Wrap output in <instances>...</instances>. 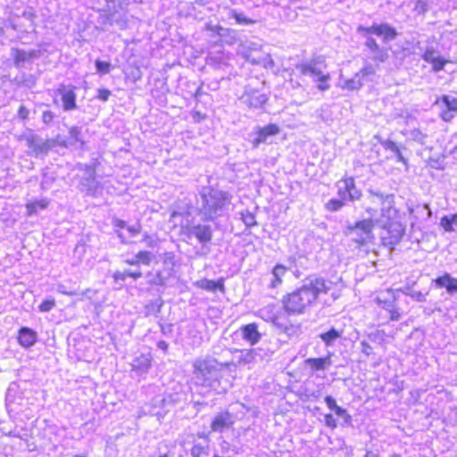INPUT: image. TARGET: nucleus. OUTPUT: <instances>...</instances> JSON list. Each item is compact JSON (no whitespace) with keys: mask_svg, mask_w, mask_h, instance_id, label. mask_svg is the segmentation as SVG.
Wrapping results in <instances>:
<instances>
[{"mask_svg":"<svg viewBox=\"0 0 457 457\" xmlns=\"http://www.w3.org/2000/svg\"><path fill=\"white\" fill-rule=\"evenodd\" d=\"M376 301L381 308L388 312L390 310H393V308L395 306L396 297L394 295V293L391 290H389L387 292L386 297L382 298L378 296L376 298Z\"/></svg>","mask_w":457,"mask_h":457,"instance_id":"nucleus-31","label":"nucleus"},{"mask_svg":"<svg viewBox=\"0 0 457 457\" xmlns=\"http://www.w3.org/2000/svg\"><path fill=\"white\" fill-rule=\"evenodd\" d=\"M361 351L366 356H370L372 353V346L365 340L361 341Z\"/></svg>","mask_w":457,"mask_h":457,"instance_id":"nucleus-61","label":"nucleus"},{"mask_svg":"<svg viewBox=\"0 0 457 457\" xmlns=\"http://www.w3.org/2000/svg\"><path fill=\"white\" fill-rule=\"evenodd\" d=\"M329 290L330 282L317 274H311L301 281L299 287L282 296V308L288 316L305 314L317 303L320 295Z\"/></svg>","mask_w":457,"mask_h":457,"instance_id":"nucleus-1","label":"nucleus"},{"mask_svg":"<svg viewBox=\"0 0 457 457\" xmlns=\"http://www.w3.org/2000/svg\"><path fill=\"white\" fill-rule=\"evenodd\" d=\"M339 184H345L350 202L358 201L361 198L362 193L357 188L353 177H345L339 180Z\"/></svg>","mask_w":457,"mask_h":457,"instance_id":"nucleus-24","label":"nucleus"},{"mask_svg":"<svg viewBox=\"0 0 457 457\" xmlns=\"http://www.w3.org/2000/svg\"><path fill=\"white\" fill-rule=\"evenodd\" d=\"M232 195L212 186L202 187L195 199V211L203 221H214L229 210Z\"/></svg>","mask_w":457,"mask_h":457,"instance_id":"nucleus-2","label":"nucleus"},{"mask_svg":"<svg viewBox=\"0 0 457 457\" xmlns=\"http://www.w3.org/2000/svg\"><path fill=\"white\" fill-rule=\"evenodd\" d=\"M410 138L421 144H425V139L427 138V135L424 134L421 130L419 129H411L409 133Z\"/></svg>","mask_w":457,"mask_h":457,"instance_id":"nucleus-49","label":"nucleus"},{"mask_svg":"<svg viewBox=\"0 0 457 457\" xmlns=\"http://www.w3.org/2000/svg\"><path fill=\"white\" fill-rule=\"evenodd\" d=\"M327 68L325 58L318 56L308 62L296 65V70L304 76H310L318 83L317 87L320 91L328 90L330 86L328 83L330 79L329 73H325Z\"/></svg>","mask_w":457,"mask_h":457,"instance_id":"nucleus-6","label":"nucleus"},{"mask_svg":"<svg viewBox=\"0 0 457 457\" xmlns=\"http://www.w3.org/2000/svg\"><path fill=\"white\" fill-rule=\"evenodd\" d=\"M169 406H174L180 403L185 400V393L183 391H176L173 393L165 394Z\"/></svg>","mask_w":457,"mask_h":457,"instance_id":"nucleus-40","label":"nucleus"},{"mask_svg":"<svg viewBox=\"0 0 457 457\" xmlns=\"http://www.w3.org/2000/svg\"><path fill=\"white\" fill-rule=\"evenodd\" d=\"M18 118L21 120H25L29 118V110L24 105H21L17 112Z\"/></svg>","mask_w":457,"mask_h":457,"instance_id":"nucleus-62","label":"nucleus"},{"mask_svg":"<svg viewBox=\"0 0 457 457\" xmlns=\"http://www.w3.org/2000/svg\"><path fill=\"white\" fill-rule=\"evenodd\" d=\"M14 82L18 86H25L29 88H32L36 85L37 79L33 74L21 72L20 75L14 78Z\"/></svg>","mask_w":457,"mask_h":457,"instance_id":"nucleus-32","label":"nucleus"},{"mask_svg":"<svg viewBox=\"0 0 457 457\" xmlns=\"http://www.w3.org/2000/svg\"><path fill=\"white\" fill-rule=\"evenodd\" d=\"M280 129L277 124L270 123L267 126H256L253 130L248 134V140L253 148L256 149L261 144L268 142L270 137L279 134Z\"/></svg>","mask_w":457,"mask_h":457,"instance_id":"nucleus-14","label":"nucleus"},{"mask_svg":"<svg viewBox=\"0 0 457 457\" xmlns=\"http://www.w3.org/2000/svg\"><path fill=\"white\" fill-rule=\"evenodd\" d=\"M151 367V359L142 354L133 360L132 370L139 374L146 373Z\"/></svg>","mask_w":457,"mask_h":457,"instance_id":"nucleus-26","label":"nucleus"},{"mask_svg":"<svg viewBox=\"0 0 457 457\" xmlns=\"http://www.w3.org/2000/svg\"><path fill=\"white\" fill-rule=\"evenodd\" d=\"M209 445H202L200 444L195 445L191 448V455L192 457H208L209 455Z\"/></svg>","mask_w":457,"mask_h":457,"instance_id":"nucleus-43","label":"nucleus"},{"mask_svg":"<svg viewBox=\"0 0 457 457\" xmlns=\"http://www.w3.org/2000/svg\"><path fill=\"white\" fill-rule=\"evenodd\" d=\"M162 304H163V301L161 298L151 302V303L146 305L147 312L154 313V314H157V313L161 312Z\"/></svg>","mask_w":457,"mask_h":457,"instance_id":"nucleus-50","label":"nucleus"},{"mask_svg":"<svg viewBox=\"0 0 457 457\" xmlns=\"http://www.w3.org/2000/svg\"><path fill=\"white\" fill-rule=\"evenodd\" d=\"M112 95V92L109 89L106 88H99L97 90V96L96 98L100 101L106 102L110 96Z\"/></svg>","mask_w":457,"mask_h":457,"instance_id":"nucleus-58","label":"nucleus"},{"mask_svg":"<svg viewBox=\"0 0 457 457\" xmlns=\"http://www.w3.org/2000/svg\"><path fill=\"white\" fill-rule=\"evenodd\" d=\"M356 32L365 38L364 46L370 53V59L376 63L385 62L388 57L387 49L380 46L372 35L382 37L384 43L395 40L398 36L396 29L388 23H373L370 27L360 25Z\"/></svg>","mask_w":457,"mask_h":457,"instance_id":"nucleus-3","label":"nucleus"},{"mask_svg":"<svg viewBox=\"0 0 457 457\" xmlns=\"http://www.w3.org/2000/svg\"><path fill=\"white\" fill-rule=\"evenodd\" d=\"M379 143L381 144V145L386 149V150H389L391 151L392 153L396 150V148L398 147V145H396V143H395L394 141L390 140V139H379Z\"/></svg>","mask_w":457,"mask_h":457,"instance_id":"nucleus-57","label":"nucleus"},{"mask_svg":"<svg viewBox=\"0 0 457 457\" xmlns=\"http://www.w3.org/2000/svg\"><path fill=\"white\" fill-rule=\"evenodd\" d=\"M367 194L368 199L370 202H375V198H378L379 204H381V215L383 218L386 220L395 218L393 214H395L397 212L394 209L395 195L393 194H384L379 190L372 188H369Z\"/></svg>","mask_w":457,"mask_h":457,"instance_id":"nucleus-12","label":"nucleus"},{"mask_svg":"<svg viewBox=\"0 0 457 457\" xmlns=\"http://www.w3.org/2000/svg\"><path fill=\"white\" fill-rule=\"evenodd\" d=\"M193 367L196 385L216 389L224 370L222 363L215 359H198L195 361Z\"/></svg>","mask_w":457,"mask_h":457,"instance_id":"nucleus-5","label":"nucleus"},{"mask_svg":"<svg viewBox=\"0 0 457 457\" xmlns=\"http://www.w3.org/2000/svg\"><path fill=\"white\" fill-rule=\"evenodd\" d=\"M37 339V335L33 329L28 327H22L19 329L18 341L21 346L29 348L35 345Z\"/></svg>","mask_w":457,"mask_h":457,"instance_id":"nucleus-21","label":"nucleus"},{"mask_svg":"<svg viewBox=\"0 0 457 457\" xmlns=\"http://www.w3.org/2000/svg\"><path fill=\"white\" fill-rule=\"evenodd\" d=\"M136 256L138 260L139 265L144 264L147 266L151 264L154 257V253L149 251H140L136 254Z\"/></svg>","mask_w":457,"mask_h":457,"instance_id":"nucleus-45","label":"nucleus"},{"mask_svg":"<svg viewBox=\"0 0 457 457\" xmlns=\"http://www.w3.org/2000/svg\"><path fill=\"white\" fill-rule=\"evenodd\" d=\"M69 138L70 145H73L74 143H80L81 145H84V141L81 137V129L79 127L73 126L69 129Z\"/></svg>","mask_w":457,"mask_h":457,"instance_id":"nucleus-42","label":"nucleus"},{"mask_svg":"<svg viewBox=\"0 0 457 457\" xmlns=\"http://www.w3.org/2000/svg\"><path fill=\"white\" fill-rule=\"evenodd\" d=\"M344 329L330 328L328 331L319 334V338L324 343L327 347H332L335 343L342 337Z\"/></svg>","mask_w":457,"mask_h":457,"instance_id":"nucleus-22","label":"nucleus"},{"mask_svg":"<svg viewBox=\"0 0 457 457\" xmlns=\"http://www.w3.org/2000/svg\"><path fill=\"white\" fill-rule=\"evenodd\" d=\"M79 169L84 171L79 184V189L86 195L96 197L99 195L100 183L96 179V166L92 164H79Z\"/></svg>","mask_w":457,"mask_h":457,"instance_id":"nucleus-9","label":"nucleus"},{"mask_svg":"<svg viewBox=\"0 0 457 457\" xmlns=\"http://www.w3.org/2000/svg\"><path fill=\"white\" fill-rule=\"evenodd\" d=\"M384 233L381 237L383 245L393 249L405 234V226L395 218L388 219L382 224Z\"/></svg>","mask_w":457,"mask_h":457,"instance_id":"nucleus-8","label":"nucleus"},{"mask_svg":"<svg viewBox=\"0 0 457 457\" xmlns=\"http://www.w3.org/2000/svg\"><path fill=\"white\" fill-rule=\"evenodd\" d=\"M424 61L432 65V71L435 72L443 71L445 64L449 62L441 55H436V57L435 58H430L429 56H427V59Z\"/></svg>","mask_w":457,"mask_h":457,"instance_id":"nucleus-35","label":"nucleus"},{"mask_svg":"<svg viewBox=\"0 0 457 457\" xmlns=\"http://www.w3.org/2000/svg\"><path fill=\"white\" fill-rule=\"evenodd\" d=\"M125 274L127 276V278H133L134 280H137L138 278H140L143 274L141 272V270L139 269H137V270H130V269H126L125 270Z\"/></svg>","mask_w":457,"mask_h":457,"instance_id":"nucleus-59","label":"nucleus"},{"mask_svg":"<svg viewBox=\"0 0 457 457\" xmlns=\"http://www.w3.org/2000/svg\"><path fill=\"white\" fill-rule=\"evenodd\" d=\"M162 263L165 266L166 272H170V276L172 275L173 269L176 265L175 254L173 252H166L162 256Z\"/></svg>","mask_w":457,"mask_h":457,"instance_id":"nucleus-36","label":"nucleus"},{"mask_svg":"<svg viewBox=\"0 0 457 457\" xmlns=\"http://www.w3.org/2000/svg\"><path fill=\"white\" fill-rule=\"evenodd\" d=\"M141 225L139 223H135L131 226H127V230L130 233L131 237H136L141 232Z\"/></svg>","mask_w":457,"mask_h":457,"instance_id":"nucleus-63","label":"nucleus"},{"mask_svg":"<svg viewBox=\"0 0 457 457\" xmlns=\"http://www.w3.org/2000/svg\"><path fill=\"white\" fill-rule=\"evenodd\" d=\"M332 355H333L332 353H328V354L325 357L308 358L304 361V364L306 367L310 368L312 370V371L326 370L332 364V360H331Z\"/></svg>","mask_w":457,"mask_h":457,"instance_id":"nucleus-18","label":"nucleus"},{"mask_svg":"<svg viewBox=\"0 0 457 457\" xmlns=\"http://www.w3.org/2000/svg\"><path fill=\"white\" fill-rule=\"evenodd\" d=\"M196 287L210 292L224 289V282L222 279L217 281L207 278L200 279L195 283Z\"/></svg>","mask_w":457,"mask_h":457,"instance_id":"nucleus-27","label":"nucleus"},{"mask_svg":"<svg viewBox=\"0 0 457 457\" xmlns=\"http://www.w3.org/2000/svg\"><path fill=\"white\" fill-rule=\"evenodd\" d=\"M241 219L246 227H253L257 225L255 216L249 211L242 212Z\"/></svg>","mask_w":457,"mask_h":457,"instance_id":"nucleus-47","label":"nucleus"},{"mask_svg":"<svg viewBox=\"0 0 457 457\" xmlns=\"http://www.w3.org/2000/svg\"><path fill=\"white\" fill-rule=\"evenodd\" d=\"M43 54L40 49L25 50L18 47H12L10 56L12 59L13 66L18 69H24L27 65L32 64L34 60L39 59Z\"/></svg>","mask_w":457,"mask_h":457,"instance_id":"nucleus-13","label":"nucleus"},{"mask_svg":"<svg viewBox=\"0 0 457 457\" xmlns=\"http://www.w3.org/2000/svg\"><path fill=\"white\" fill-rule=\"evenodd\" d=\"M403 293L405 295L411 296L412 299L416 300L417 302H420V303L426 302V295L420 291L412 290L411 288L407 287L403 291Z\"/></svg>","mask_w":457,"mask_h":457,"instance_id":"nucleus-48","label":"nucleus"},{"mask_svg":"<svg viewBox=\"0 0 457 457\" xmlns=\"http://www.w3.org/2000/svg\"><path fill=\"white\" fill-rule=\"evenodd\" d=\"M261 352H262V348L241 350L238 362L244 363V364H249V363L257 361L258 357L262 360L265 356L268 355L267 353H264L263 354H262Z\"/></svg>","mask_w":457,"mask_h":457,"instance_id":"nucleus-23","label":"nucleus"},{"mask_svg":"<svg viewBox=\"0 0 457 457\" xmlns=\"http://www.w3.org/2000/svg\"><path fill=\"white\" fill-rule=\"evenodd\" d=\"M357 74L363 80L366 77H369L370 75L375 74V69L371 64H368L364 66L360 71L357 72Z\"/></svg>","mask_w":457,"mask_h":457,"instance_id":"nucleus-53","label":"nucleus"},{"mask_svg":"<svg viewBox=\"0 0 457 457\" xmlns=\"http://www.w3.org/2000/svg\"><path fill=\"white\" fill-rule=\"evenodd\" d=\"M55 305V301L54 299H46L42 302L39 305V311L42 312H50Z\"/></svg>","mask_w":457,"mask_h":457,"instance_id":"nucleus-55","label":"nucleus"},{"mask_svg":"<svg viewBox=\"0 0 457 457\" xmlns=\"http://www.w3.org/2000/svg\"><path fill=\"white\" fill-rule=\"evenodd\" d=\"M436 55H440V53L437 49H436L434 46H427L423 54L421 55V58L423 60L427 59V56H429L430 58H435Z\"/></svg>","mask_w":457,"mask_h":457,"instance_id":"nucleus-56","label":"nucleus"},{"mask_svg":"<svg viewBox=\"0 0 457 457\" xmlns=\"http://www.w3.org/2000/svg\"><path fill=\"white\" fill-rule=\"evenodd\" d=\"M87 240H88L87 237H81V238L78 241V243H77V245H76V246H75V248H74V251H73L74 255H75V256H76L79 261H81V260L83 259V257L85 256V254H86V253H87Z\"/></svg>","mask_w":457,"mask_h":457,"instance_id":"nucleus-37","label":"nucleus"},{"mask_svg":"<svg viewBox=\"0 0 457 457\" xmlns=\"http://www.w3.org/2000/svg\"><path fill=\"white\" fill-rule=\"evenodd\" d=\"M266 94L254 88H247L241 97L242 102L249 108H262L268 101Z\"/></svg>","mask_w":457,"mask_h":457,"instance_id":"nucleus-15","label":"nucleus"},{"mask_svg":"<svg viewBox=\"0 0 457 457\" xmlns=\"http://www.w3.org/2000/svg\"><path fill=\"white\" fill-rule=\"evenodd\" d=\"M151 406L152 409L150 410V411L152 412L153 415L155 416L162 415L159 410H165L170 407L165 395H156L155 397H154L151 400Z\"/></svg>","mask_w":457,"mask_h":457,"instance_id":"nucleus-29","label":"nucleus"},{"mask_svg":"<svg viewBox=\"0 0 457 457\" xmlns=\"http://www.w3.org/2000/svg\"><path fill=\"white\" fill-rule=\"evenodd\" d=\"M440 225L446 232L453 231V225L457 226V213L452 216H444L440 220Z\"/></svg>","mask_w":457,"mask_h":457,"instance_id":"nucleus-38","label":"nucleus"},{"mask_svg":"<svg viewBox=\"0 0 457 457\" xmlns=\"http://www.w3.org/2000/svg\"><path fill=\"white\" fill-rule=\"evenodd\" d=\"M180 234L187 239L196 238L202 245H206L212 239V229L210 225L200 223H187L181 226Z\"/></svg>","mask_w":457,"mask_h":457,"instance_id":"nucleus-11","label":"nucleus"},{"mask_svg":"<svg viewBox=\"0 0 457 457\" xmlns=\"http://www.w3.org/2000/svg\"><path fill=\"white\" fill-rule=\"evenodd\" d=\"M336 415L338 417H342L344 419V422L345 424H350L352 421V417L347 413L346 410L338 406L335 411Z\"/></svg>","mask_w":457,"mask_h":457,"instance_id":"nucleus-54","label":"nucleus"},{"mask_svg":"<svg viewBox=\"0 0 457 457\" xmlns=\"http://www.w3.org/2000/svg\"><path fill=\"white\" fill-rule=\"evenodd\" d=\"M235 423L234 415L228 411L218 412L212 419L211 428L213 432L222 433Z\"/></svg>","mask_w":457,"mask_h":457,"instance_id":"nucleus-16","label":"nucleus"},{"mask_svg":"<svg viewBox=\"0 0 457 457\" xmlns=\"http://www.w3.org/2000/svg\"><path fill=\"white\" fill-rule=\"evenodd\" d=\"M95 66L97 72L101 74H108L111 71L112 64L109 62L96 60Z\"/></svg>","mask_w":457,"mask_h":457,"instance_id":"nucleus-51","label":"nucleus"},{"mask_svg":"<svg viewBox=\"0 0 457 457\" xmlns=\"http://www.w3.org/2000/svg\"><path fill=\"white\" fill-rule=\"evenodd\" d=\"M170 272L157 270L156 272L148 271L146 273L147 284L149 286L165 287L168 279L170 278Z\"/></svg>","mask_w":457,"mask_h":457,"instance_id":"nucleus-25","label":"nucleus"},{"mask_svg":"<svg viewBox=\"0 0 457 457\" xmlns=\"http://www.w3.org/2000/svg\"><path fill=\"white\" fill-rule=\"evenodd\" d=\"M21 139L26 141L28 147L35 157L47 155L49 151L57 145L55 139H43L39 135L34 133L24 134L21 137Z\"/></svg>","mask_w":457,"mask_h":457,"instance_id":"nucleus-10","label":"nucleus"},{"mask_svg":"<svg viewBox=\"0 0 457 457\" xmlns=\"http://www.w3.org/2000/svg\"><path fill=\"white\" fill-rule=\"evenodd\" d=\"M74 87L61 85L57 89L58 94L62 97V109L65 112L76 110L78 108L76 104L77 96L74 92Z\"/></svg>","mask_w":457,"mask_h":457,"instance_id":"nucleus-17","label":"nucleus"},{"mask_svg":"<svg viewBox=\"0 0 457 457\" xmlns=\"http://www.w3.org/2000/svg\"><path fill=\"white\" fill-rule=\"evenodd\" d=\"M363 85V80L361 78L355 73V75L349 79H346L345 81L344 88H347L349 90H358L360 89Z\"/></svg>","mask_w":457,"mask_h":457,"instance_id":"nucleus-39","label":"nucleus"},{"mask_svg":"<svg viewBox=\"0 0 457 457\" xmlns=\"http://www.w3.org/2000/svg\"><path fill=\"white\" fill-rule=\"evenodd\" d=\"M346 203L339 198H332L325 204V209L328 212H335L340 211Z\"/></svg>","mask_w":457,"mask_h":457,"instance_id":"nucleus-41","label":"nucleus"},{"mask_svg":"<svg viewBox=\"0 0 457 457\" xmlns=\"http://www.w3.org/2000/svg\"><path fill=\"white\" fill-rule=\"evenodd\" d=\"M337 187L338 198L341 199L342 201H345V203L349 201L347 189H346V187L345 186V184H339V181H338L337 183Z\"/></svg>","mask_w":457,"mask_h":457,"instance_id":"nucleus-52","label":"nucleus"},{"mask_svg":"<svg viewBox=\"0 0 457 457\" xmlns=\"http://www.w3.org/2000/svg\"><path fill=\"white\" fill-rule=\"evenodd\" d=\"M386 332L384 330H375L368 334V338L370 341L378 344H383L386 337Z\"/></svg>","mask_w":457,"mask_h":457,"instance_id":"nucleus-46","label":"nucleus"},{"mask_svg":"<svg viewBox=\"0 0 457 457\" xmlns=\"http://www.w3.org/2000/svg\"><path fill=\"white\" fill-rule=\"evenodd\" d=\"M275 325L288 337H297L301 332L300 325L283 324L279 322H275Z\"/></svg>","mask_w":457,"mask_h":457,"instance_id":"nucleus-34","label":"nucleus"},{"mask_svg":"<svg viewBox=\"0 0 457 457\" xmlns=\"http://www.w3.org/2000/svg\"><path fill=\"white\" fill-rule=\"evenodd\" d=\"M373 228L374 221L371 219H365L354 223L347 222L343 233L359 246H363L372 237Z\"/></svg>","mask_w":457,"mask_h":457,"instance_id":"nucleus-7","label":"nucleus"},{"mask_svg":"<svg viewBox=\"0 0 457 457\" xmlns=\"http://www.w3.org/2000/svg\"><path fill=\"white\" fill-rule=\"evenodd\" d=\"M105 7L99 9L96 29L106 31L109 27L116 26L123 30L128 28L129 0H104Z\"/></svg>","mask_w":457,"mask_h":457,"instance_id":"nucleus-4","label":"nucleus"},{"mask_svg":"<svg viewBox=\"0 0 457 457\" xmlns=\"http://www.w3.org/2000/svg\"><path fill=\"white\" fill-rule=\"evenodd\" d=\"M231 17H233L237 23L241 25H252L255 23V21L247 18L242 12H237L236 10L231 11Z\"/></svg>","mask_w":457,"mask_h":457,"instance_id":"nucleus-44","label":"nucleus"},{"mask_svg":"<svg viewBox=\"0 0 457 457\" xmlns=\"http://www.w3.org/2000/svg\"><path fill=\"white\" fill-rule=\"evenodd\" d=\"M49 205V200L42 199L27 204L26 210L29 216L37 214V210H45Z\"/></svg>","mask_w":457,"mask_h":457,"instance_id":"nucleus-33","label":"nucleus"},{"mask_svg":"<svg viewBox=\"0 0 457 457\" xmlns=\"http://www.w3.org/2000/svg\"><path fill=\"white\" fill-rule=\"evenodd\" d=\"M434 282L436 287H445L450 295L457 293V278L451 277L449 273H445L443 276L437 277L434 279Z\"/></svg>","mask_w":457,"mask_h":457,"instance_id":"nucleus-19","label":"nucleus"},{"mask_svg":"<svg viewBox=\"0 0 457 457\" xmlns=\"http://www.w3.org/2000/svg\"><path fill=\"white\" fill-rule=\"evenodd\" d=\"M440 110L457 111V98L452 96L444 95L435 103Z\"/></svg>","mask_w":457,"mask_h":457,"instance_id":"nucleus-28","label":"nucleus"},{"mask_svg":"<svg viewBox=\"0 0 457 457\" xmlns=\"http://www.w3.org/2000/svg\"><path fill=\"white\" fill-rule=\"evenodd\" d=\"M287 268L282 264H277L272 270V279L270 287L272 288L277 287L282 283V277L286 274Z\"/></svg>","mask_w":457,"mask_h":457,"instance_id":"nucleus-30","label":"nucleus"},{"mask_svg":"<svg viewBox=\"0 0 457 457\" xmlns=\"http://www.w3.org/2000/svg\"><path fill=\"white\" fill-rule=\"evenodd\" d=\"M55 113L53 112L52 111H45L43 112V114H42V120L45 124L48 125L50 124L54 119L55 118Z\"/></svg>","mask_w":457,"mask_h":457,"instance_id":"nucleus-60","label":"nucleus"},{"mask_svg":"<svg viewBox=\"0 0 457 457\" xmlns=\"http://www.w3.org/2000/svg\"><path fill=\"white\" fill-rule=\"evenodd\" d=\"M240 330L243 339L249 342L251 345L257 344L262 337V334L259 332L256 323L244 325L241 327Z\"/></svg>","mask_w":457,"mask_h":457,"instance_id":"nucleus-20","label":"nucleus"},{"mask_svg":"<svg viewBox=\"0 0 457 457\" xmlns=\"http://www.w3.org/2000/svg\"><path fill=\"white\" fill-rule=\"evenodd\" d=\"M115 283L124 282L127 278L125 270L123 271L116 270L112 275Z\"/></svg>","mask_w":457,"mask_h":457,"instance_id":"nucleus-64","label":"nucleus"}]
</instances>
